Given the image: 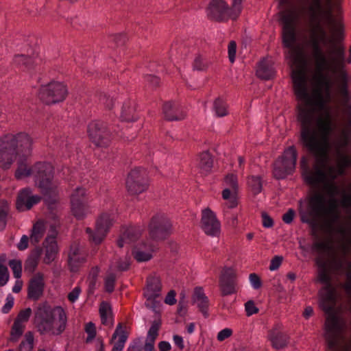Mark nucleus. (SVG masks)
<instances>
[{"label":"nucleus","instance_id":"1","mask_svg":"<svg viewBox=\"0 0 351 351\" xmlns=\"http://www.w3.org/2000/svg\"><path fill=\"white\" fill-rule=\"evenodd\" d=\"M295 64L301 67L292 72L291 77L293 84L294 93L298 100L302 101L305 106H298L297 121L302 130V117H308L311 125L315 126L319 119L330 123L332 130L331 114L328 109L327 103L330 99V81L328 75L323 73L324 70L330 68V62L324 66H317L315 64V73L313 77V89L309 94L306 86V77L304 67L306 62L303 51L298 49L293 54Z\"/></svg>","mask_w":351,"mask_h":351},{"label":"nucleus","instance_id":"2","mask_svg":"<svg viewBox=\"0 0 351 351\" xmlns=\"http://www.w3.org/2000/svg\"><path fill=\"white\" fill-rule=\"evenodd\" d=\"M323 121L319 119L313 126L308 117H304L302 130H300L299 143L315 158L312 168L306 164L304 156L301 159L302 177L305 183L311 186L325 184V169L328 160L332 130L330 123Z\"/></svg>","mask_w":351,"mask_h":351},{"label":"nucleus","instance_id":"3","mask_svg":"<svg viewBox=\"0 0 351 351\" xmlns=\"http://www.w3.org/2000/svg\"><path fill=\"white\" fill-rule=\"evenodd\" d=\"M324 203V195L316 191L307 198L306 209L299 210L301 222L309 226L311 234L316 238L319 229L331 231L333 225L340 221L339 206L345 209L351 208V182L346 186V191H342L340 199H330L327 205Z\"/></svg>","mask_w":351,"mask_h":351},{"label":"nucleus","instance_id":"4","mask_svg":"<svg viewBox=\"0 0 351 351\" xmlns=\"http://www.w3.org/2000/svg\"><path fill=\"white\" fill-rule=\"evenodd\" d=\"M32 140L25 132L16 134H7L0 138V164L3 169H10L19 156L17 169L14 176L16 180L28 177L37 171L38 186L41 193L44 191V163L37 162L33 167H27V157L32 154Z\"/></svg>","mask_w":351,"mask_h":351},{"label":"nucleus","instance_id":"5","mask_svg":"<svg viewBox=\"0 0 351 351\" xmlns=\"http://www.w3.org/2000/svg\"><path fill=\"white\" fill-rule=\"evenodd\" d=\"M55 169L49 162H45V230L49 224L48 233L45 242L56 239L58 229L61 227V203L60 197V182L54 180Z\"/></svg>","mask_w":351,"mask_h":351},{"label":"nucleus","instance_id":"6","mask_svg":"<svg viewBox=\"0 0 351 351\" xmlns=\"http://www.w3.org/2000/svg\"><path fill=\"white\" fill-rule=\"evenodd\" d=\"M322 20L317 19L310 21L313 28L311 32L308 46L312 49V58L315 63H317V66H324L328 60L320 44L330 43L331 47L336 45L334 40L328 36L325 28L322 26L321 23Z\"/></svg>","mask_w":351,"mask_h":351},{"label":"nucleus","instance_id":"7","mask_svg":"<svg viewBox=\"0 0 351 351\" xmlns=\"http://www.w3.org/2000/svg\"><path fill=\"white\" fill-rule=\"evenodd\" d=\"M298 158V152L294 145L285 149L273 164V177L278 180H284L295 171Z\"/></svg>","mask_w":351,"mask_h":351},{"label":"nucleus","instance_id":"8","mask_svg":"<svg viewBox=\"0 0 351 351\" xmlns=\"http://www.w3.org/2000/svg\"><path fill=\"white\" fill-rule=\"evenodd\" d=\"M315 263L319 268L318 280L322 284L325 285L324 290L326 291L322 296V306L323 310L328 314L332 313V308L331 306L324 305L325 302H333L336 298V289L331 283V277L329 271H332L328 265V261H326L322 258H317Z\"/></svg>","mask_w":351,"mask_h":351},{"label":"nucleus","instance_id":"9","mask_svg":"<svg viewBox=\"0 0 351 351\" xmlns=\"http://www.w3.org/2000/svg\"><path fill=\"white\" fill-rule=\"evenodd\" d=\"M66 322V314L62 306L51 308L45 302V332L60 335L64 331Z\"/></svg>","mask_w":351,"mask_h":351},{"label":"nucleus","instance_id":"10","mask_svg":"<svg viewBox=\"0 0 351 351\" xmlns=\"http://www.w3.org/2000/svg\"><path fill=\"white\" fill-rule=\"evenodd\" d=\"M208 19L218 22H227L229 19L236 21L240 16L231 4L230 6L225 0H211L206 8Z\"/></svg>","mask_w":351,"mask_h":351},{"label":"nucleus","instance_id":"11","mask_svg":"<svg viewBox=\"0 0 351 351\" xmlns=\"http://www.w3.org/2000/svg\"><path fill=\"white\" fill-rule=\"evenodd\" d=\"M280 21L282 23V45L285 48L293 49L297 41L295 25V13L292 10L283 11L280 12Z\"/></svg>","mask_w":351,"mask_h":351},{"label":"nucleus","instance_id":"12","mask_svg":"<svg viewBox=\"0 0 351 351\" xmlns=\"http://www.w3.org/2000/svg\"><path fill=\"white\" fill-rule=\"evenodd\" d=\"M172 223L163 214H156L152 217L149 224V234L154 241H164L170 236Z\"/></svg>","mask_w":351,"mask_h":351},{"label":"nucleus","instance_id":"13","mask_svg":"<svg viewBox=\"0 0 351 351\" xmlns=\"http://www.w3.org/2000/svg\"><path fill=\"white\" fill-rule=\"evenodd\" d=\"M335 166H327L325 169V183L335 182L339 176L346 174V170L351 169V153L337 150Z\"/></svg>","mask_w":351,"mask_h":351},{"label":"nucleus","instance_id":"14","mask_svg":"<svg viewBox=\"0 0 351 351\" xmlns=\"http://www.w3.org/2000/svg\"><path fill=\"white\" fill-rule=\"evenodd\" d=\"M148 174L147 170L141 167L134 168L128 173L126 187L132 195H138L148 189Z\"/></svg>","mask_w":351,"mask_h":351},{"label":"nucleus","instance_id":"15","mask_svg":"<svg viewBox=\"0 0 351 351\" xmlns=\"http://www.w3.org/2000/svg\"><path fill=\"white\" fill-rule=\"evenodd\" d=\"M87 133L90 141L97 147H106L109 145L110 131L105 122L92 121L87 126Z\"/></svg>","mask_w":351,"mask_h":351},{"label":"nucleus","instance_id":"16","mask_svg":"<svg viewBox=\"0 0 351 351\" xmlns=\"http://www.w3.org/2000/svg\"><path fill=\"white\" fill-rule=\"evenodd\" d=\"M71 212L77 220H83L89 213L86 189L77 187L71 195Z\"/></svg>","mask_w":351,"mask_h":351},{"label":"nucleus","instance_id":"17","mask_svg":"<svg viewBox=\"0 0 351 351\" xmlns=\"http://www.w3.org/2000/svg\"><path fill=\"white\" fill-rule=\"evenodd\" d=\"M336 0H325L324 5L322 0H311V5L308 8L309 20L326 19L333 21V8Z\"/></svg>","mask_w":351,"mask_h":351},{"label":"nucleus","instance_id":"18","mask_svg":"<svg viewBox=\"0 0 351 351\" xmlns=\"http://www.w3.org/2000/svg\"><path fill=\"white\" fill-rule=\"evenodd\" d=\"M112 226V219L108 213H102L96 221L95 230L86 228L88 239L95 245L100 244L106 236L110 228Z\"/></svg>","mask_w":351,"mask_h":351},{"label":"nucleus","instance_id":"19","mask_svg":"<svg viewBox=\"0 0 351 351\" xmlns=\"http://www.w3.org/2000/svg\"><path fill=\"white\" fill-rule=\"evenodd\" d=\"M341 331L339 318L335 314L330 315L326 321L325 336L327 346L329 350L336 351L339 345L338 335Z\"/></svg>","mask_w":351,"mask_h":351},{"label":"nucleus","instance_id":"20","mask_svg":"<svg viewBox=\"0 0 351 351\" xmlns=\"http://www.w3.org/2000/svg\"><path fill=\"white\" fill-rule=\"evenodd\" d=\"M67 95V86L62 82L52 81L45 84V105L62 102Z\"/></svg>","mask_w":351,"mask_h":351},{"label":"nucleus","instance_id":"21","mask_svg":"<svg viewBox=\"0 0 351 351\" xmlns=\"http://www.w3.org/2000/svg\"><path fill=\"white\" fill-rule=\"evenodd\" d=\"M342 105L346 123L341 135L336 143V152L337 150L343 152L350 147L351 144V104L350 100L346 101L342 99Z\"/></svg>","mask_w":351,"mask_h":351},{"label":"nucleus","instance_id":"22","mask_svg":"<svg viewBox=\"0 0 351 351\" xmlns=\"http://www.w3.org/2000/svg\"><path fill=\"white\" fill-rule=\"evenodd\" d=\"M219 287L222 296L232 295L237 292V275L232 267H224L221 271Z\"/></svg>","mask_w":351,"mask_h":351},{"label":"nucleus","instance_id":"23","mask_svg":"<svg viewBox=\"0 0 351 351\" xmlns=\"http://www.w3.org/2000/svg\"><path fill=\"white\" fill-rule=\"evenodd\" d=\"M200 227L208 236H219L221 230V223L215 213L210 208L202 210Z\"/></svg>","mask_w":351,"mask_h":351},{"label":"nucleus","instance_id":"24","mask_svg":"<svg viewBox=\"0 0 351 351\" xmlns=\"http://www.w3.org/2000/svg\"><path fill=\"white\" fill-rule=\"evenodd\" d=\"M328 265L332 271H343L346 269V280L342 287L348 295H351V261H348L345 256H334L328 261Z\"/></svg>","mask_w":351,"mask_h":351},{"label":"nucleus","instance_id":"25","mask_svg":"<svg viewBox=\"0 0 351 351\" xmlns=\"http://www.w3.org/2000/svg\"><path fill=\"white\" fill-rule=\"evenodd\" d=\"M162 113L165 119L169 121H181L186 117L182 106L174 101H169L163 104Z\"/></svg>","mask_w":351,"mask_h":351},{"label":"nucleus","instance_id":"26","mask_svg":"<svg viewBox=\"0 0 351 351\" xmlns=\"http://www.w3.org/2000/svg\"><path fill=\"white\" fill-rule=\"evenodd\" d=\"M44 291V274L38 272L29 282L27 287V298L37 301Z\"/></svg>","mask_w":351,"mask_h":351},{"label":"nucleus","instance_id":"27","mask_svg":"<svg viewBox=\"0 0 351 351\" xmlns=\"http://www.w3.org/2000/svg\"><path fill=\"white\" fill-rule=\"evenodd\" d=\"M156 246L149 242H143L136 246L132 251V254L138 262H146L152 259V253Z\"/></svg>","mask_w":351,"mask_h":351},{"label":"nucleus","instance_id":"28","mask_svg":"<svg viewBox=\"0 0 351 351\" xmlns=\"http://www.w3.org/2000/svg\"><path fill=\"white\" fill-rule=\"evenodd\" d=\"M191 302L193 304H197L199 311L202 313L205 318L208 317L209 300L205 295L202 287H197L195 288L191 298Z\"/></svg>","mask_w":351,"mask_h":351},{"label":"nucleus","instance_id":"29","mask_svg":"<svg viewBox=\"0 0 351 351\" xmlns=\"http://www.w3.org/2000/svg\"><path fill=\"white\" fill-rule=\"evenodd\" d=\"M44 242L42 243V247H36L32 250L25 262V271L30 274H33L38 265L40 256L43 254Z\"/></svg>","mask_w":351,"mask_h":351},{"label":"nucleus","instance_id":"30","mask_svg":"<svg viewBox=\"0 0 351 351\" xmlns=\"http://www.w3.org/2000/svg\"><path fill=\"white\" fill-rule=\"evenodd\" d=\"M268 337L272 347L276 350H282L285 348L289 343V338L288 335L276 329L269 332Z\"/></svg>","mask_w":351,"mask_h":351},{"label":"nucleus","instance_id":"31","mask_svg":"<svg viewBox=\"0 0 351 351\" xmlns=\"http://www.w3.org/2000/svg\"><path fill=\"white\" fill-rule=\"evenodd\" d=\"M121 119L123 121L134 122L138 120V116L136 112V106L134 101L128 99L123 104L121 112Z\"/></svg>","mask_w":351,"mask_h":351},{"label":"nucleus","instance_id":"32","mask_svg":"<svg viewBox=\"0 0 351 351\" xmlns=\"http://www.w3.org/2000/svg\"><path fill=\"white\" fill-rule=\"evenodd\" d=\"M99 312L101 324L104 326H112L114 318L111 305L108 302H101L99 305Z\"/></svg>","mask_w":351,"mask_h":351},{"label":"nucleus","instance_id":"33","mask_svg":"<svg viewBox=\"0 0 351 351\" xmlns=\"http://www.w3.org/2000/svg\"><path fill=\"white\" fill-rule=\"evenodd\" d=\"M59 247L56 239L45 242V265L54 262L58 257Z\"/></svg>","mask_w":351,"mask_h":351},{"label":"nucleus","instance_id":"34","mask_svg":"<svg viewBox=\"0 0 351 351\" xmlns=\"http://www.w3.org/2000/svg\"><path fill=\"white\" fill-rule=\"evenodd\" d=\"M119 336V340L114 344L112 351H123L128 335L125 330L122 329V323H119L114 332L112 339H115Z\"/></svg>","mask_w":351,"mask_h":351},{"label":"nucleus","instance_id":"35","mask_svg":"<svg viewBox=\"0 0 351 351\" xmlns=\"http://www.w3.org/2000/svg\"><path fill=\"white\" fill-rule=\"evenodd\" d=\"M147 287L148 291L147 294V300L154 302L155 298L159 296V292L161 291L160 279L156 277L148 278L147 279Z\"/></svg>","mask_w":351,"mask_h":351},{"label":"nucleus","instance_id":"36","mask_svg":"<svg viewBox=\"0 0 351 351\" xmlns=\"http://www.w3.org/2000/svg\"><path fill=\"white\" fill-rule=\"evenodd\" d=\"M44 237V219H40L32 228L29 241L32 245L38 247V244Z\"/></svg>","mask_w":351,"mask_h":351},{"label":"nucleus","instance_id":"37","mask_svg":"<svg viewBox=\"0 0 351 351\" xmlns=\"http://www.w3.org/2000/svg\"><path fill=\"white\" fill-rule=\"evenodd\" d=\"M13 62L22 70L29 71L34 68V57L24 54H16L14 56Z\"/></svg>","mask_w":351,"mask_h":351},{"label":"nucleus","instance_id":"38","mask_svg":"<svg viewBox=\"0 0 351 351\" xmlns=\"http://www.w3.org/2000/svg\"><path fill=\"white\" fill-rule=\"evenodd\" d=\"M256 75L258 78L264 80L272 79L275 75L273 67L265 61H261L258 64L256 70Z\"/></svg>","mask_w":351,"mask_h":351},{"label":"nucleus","instance_id":"39","mask_svg":"<svg viewBox=\"0 0 351 351\" xmlns=\"http://www.w3.org/2000/svg\"><path fill=\"white\" fill-rule=\"evenodd\" d=\"M33 323L38 328L40 335L44 334V302L38 304L36 309L34 310Z\"/></svg>","mask_w":351,"mask_h":351},{"label":"nucleus","instance_id":"40","mask_svg":"<svg viewBox=\"0 0 351 351\" xmlns=\"http://www.w3.org/2000/svg\"><path fill=\"white\" fill-rule=\"evenodd\" d=\"M100 271V268L98 266H95L91 268L88 276V295H90L94 294L96 289L97 278Z\"/></svg>","mask_w":351,"mask_h":351},{"label":"nucleus","instance_id":"41","mask_svg":"<svg viewBox=\"0 0 351 351\" xmlns=\"http://www.w3.org/2000/svg\"><path fill=\"white\" fill-rule=\"evenodd\" d=\"M213 166V160L208 151L204 152L199 155V167L206 173L211 171Z\"/></svg>","mask_w":351,"mask_h":351},{"label":"nucleus","instance_id":"42","mask_svg":"<svg viewBox=\"0 0 351 351\" xmlns=\"http://www.w3.org/2000/svg\"><path fill=\"white\" fill-rule=\"evenodd\" d=\"M247 184L252 193L256 195L262 192L263 179L261 176H250L247 178Z\"/></svg>","mask_w":351,"mask_h":351},{"label":"nucleus","instance_id":"43","mask_svg":"<svg viewBox=\"0 0 351 351\" xmlns=\"http://www.w3.org/2000/svg\"><path fill=\"white\" fill-rule=\"evenodd\" d=\"M32 194V190L29 188H24L21 189L18 195L16 203V209L19 211L26 208L27 202Z\"/></svg>","mask_w":351,"mask_h":351},{"label":"nucleus","instance_id":"44","mask_svg":"<svg viewBox=\"0 0 351 351\" xmlns=\"http://www.w3.org/2000/svg\"><path fill=\"white\" fill-rule=\"evenodd\" d=\"M313 252L317 253H329L334 252V247L328 241H315L311 246Z\"/></svg>","mask_w":351,"mask_h":351},{"label":"nucleus","instance_id":"45","mask_svg":"<svg viewBox=\"0 0 351 351\" xmlns=\"http://www.w3.org/2000/svg\"><path fill=\"white\" fill-rule=\"evenodd\" d=\"M226 102L220 97L217 98L213 103V110L218 117H223L228 114Z\"/></svg>","mask_w":351,"mask_h":351},{"label":"nucleus","instance_id":"46","mask_svg":"<svg viewBox=\"0 0 351 351\" xmlns=\"http://www.w3.org/2000/svg\"><path fill=\"white\" fill-rule=\"evenodd\" d=\"M9 213V205L6 200H3L0 206V231L5 230Z\"/></svg>","mask_w":351,"mask_h":351},{"label":"nucleus","instance_id":"47","mask_svg":"<svg viewBox=\"0 0 351 351\" xmlns=\"http://www.w3.org/2000/svg\"><path fill=\"white\" fill-rule=\"evenodd\" d=\"M34 346V335L32 332H27L19 346L20 351H32Z\"/></svg>","mask_w":351,"mask_h":351},{"label":"nucleus","instance_id":"48","mask_svg":"<svg viewBox=\"0 0 351 351\" xmlns=\"http://www.w3.org/2000/svg\"><path fill=\"white\" fill-rule=\"evenodd\" d=\"M336 231L348 241L351 242V216L348 217L345 224L339 226Z\"/></svg>","mask_w":351,"mask_h":351},{"label":"nucleus","instance_id":"49","mask_svg":"<svg viewBox=\"0 0 351 351\" xmlns=\"http://www.w3.org/2000/svg\"><path fill=\"white\" fill-rule=\"evenodd\" d=\"M25 326L23 324H19L14 322L10 331V341H16L22 336L24 331Z\"/></svg>","mask_w":351,"mask_h":351},{"label":"nucleus","instance_id":"50","mask_svg":"<svg viewBox=\"0 0 351 351\" xmlns=\"http://www.w3.org/2000/svg\"><path fill=\"white\" fill-rule=\"evenodd\" d=\"M161 326V322L160 320H154L148 332H147V339L150 340L151 341H156L158 336V332Z\"/></svg>","mask_w":351,"mask_h":351},{"label":"nucleus","instance_id":"51","mask_svg":"<svg viewBox=\"0 0 351 351\" xmlns=\"http://www.w3.org/2000/svg\"><path fill=\"white\" fill-rule=\"evenodd\" d=\"M8 265L12 270L14 277L16 279H19L22 275L21 261L18 259H12L9 261Z\"/></svg>","mask_w":351,"mask_h":351},{"label":"nucleus","instance_id":"52","mask_svg":"<svg viewBox=\"0 0 351 351\" xmlns=\"http://www.w3.org/2000/svg\"><path fill=\"white\" fill-rule=\"evenodd\" d=\"M97 97L99 102L103 104L106 108L111 110L114 105V99L113 97H110L104 92H99L97 93Z\"/></svg>","mask_w":351,"mask_h":351},{"label":"nucleus","instance_id":"53","mask_svg":"<svg viewBox=\"0 0 351 351\" xmlns=\"http://www.w3.org/2000/svg\"><path fill=\"white\" fill-rule=\"evenodd\" d=\"M324 187L327 194L332 197L331 199L335 198L334 197L336 195L340 194L341 195V193L343 191L342 190L340 192L339 187L335 183V182H328L327 183H325ZM344 191H346V189Z\"/></svg>","mask_w":351,"mask_h":351},{"label":"nucleus","instance_id":"54","mask_svg":"<svg viewBox=\"0 0 351 351\" xmlns=\"http://www.w3.org/2000/svg\"><path fill=\"white\" fill-rule=\"evenodd\" d=\"M84 261L85 259L84 258H80L78 256L75 257L70 256L68 258V264L70 271L73 273L77 272L81 264L84 263Z\"/></svg>","mask_w":351,"mask_h":351},{"label":"nucleus","instance_id":"55","mask_svg":"<svg viewBox=\"0 0 351 351\" xmlns=\"http://www.w3.org/2000/svg\"><path fill=\"white\" fill-rule=\"evenodd\" d=\"M192 66L194 71H204L208 68V63L202 56L198 55L194 59Z\"/></svg>","mask_w":351,"mask_h":351},{"label":"nucleus","instance_id":"56","mask_svg":"<svg viewBox=\"0 0 351 351\" xmlns=\"http://www.w3.org/2000/svg\"><path fill=\"white\" fill-rule=\"evenodd\" d=\"M115 282H116V276L114 274L111 273L107 276V277L105 278L104 280V288L105 291L108 293H111L114 290L115 287Z\"/></svg>","mask_w":351,"mask_h":351},{"label":"nucleus","instance_id":"57","mask_svg":"<svg viewBox=\"0 0 351 351\" xmlns=\"http://www.w3.org/2000/svg\"><path fill=\"white\" fill-rule=\"evenodd\" d=\"M32 311L31 308L28 307L23 310H21L18 313L14 322L23 324V322H28L31 315H32Z\"/></svg>","mask_w":351,"mask_h":351},{"label":"nucleus","instance_id":"58","mask_svg":"<svg viewBox=\"0 0 351 351\" xmlns=\"http://www.w3.org/2000/svg\"><path fill=\"white\" fill-rule=\"evenodd\" d=\"M123 236L126 237L128 243L134 242L137 240L140 235V231L133 228H127L123 233Z\"/></svg>","mask_w":351,"mask_h":351},{"label":"nucleus","instance_id":"59","mask_svg":"<svg viewBox=\"0 0 351 351\" xmlns=\"http://www.w3.org/2000/svg\"><path fill=\"white\" fill-rule=\"evenodd\" d=\"M85 332L88 335L86 339V343H88L96 337L97 331L95 324L91 322L86 324L85 326Z\"/></svg>","mask_w":351,"mask_h":351},{"label":"nucleus","instance_id":"60","mask_svg":"<svg viewBox=\"0 0 351 351\" xmlns=\"http://www.w3.org/2000/svg\"><path fill=\"white\" fill-rule=\"evenodd\" d=\"M225 182L226 184L228 185L234 193L237 192L239 187L238 179L237 176L235 174H228L225 178Z\"/></svg>","mask_w":351,"mask_h":351},{"label":"nucleus","instance_id":"61","mask_svg":"<svg viewBox=\"0 0 351 351\" xmlns=\"http://www.w3.org/2000/svg\"><path fill=\"white\" fill-rule=\"evenodd\" d=\"M10 279L8 267L5 265H0V287L5 286Z\"/></svg>","mask_w":351,"mask_h":351},{"label":"nucleus","instance_id":"62","mask_svg":"<svg viewBox=\"0 0 351 351\" xmlns=\"http://www.w3.org/2000/svg\"><path fill=\"white\" fill-rule=\"evenodd\" d=\"M14 304V298L11 293H8L5 298V303L1 308V313L3 314L8 313Z\"/></svg>","mask_w":351,"mask_h":351},{"label":"nucleus","instance_id":"63","mask_svg":"<svg viewBox=\"0 0 351 351\" xmlns=\"http://www.w3.org/2000/svg\"><path fill=\"white\" fill-rule=\"evenodd\" d=\"M245 309L247 316L250 317L258 313L259 309L255 306L253 300H249L245 304Z\"/></svg>","mask_w":351,"mask_h":351},{"label":"nucleus","instance_id":"64","mask_svg":"<svg viewBox=\"0 0 351 351\" xmlns=\"http://www.w3.org/2000/svg\"><path fill=\"white\" fill-rule=\"evenodd\" d=\"M249 280L252 287L254 289H258L262 286V281L259 276L255 273H252L249 276Z\"/></svg>","mask_w":351,"mask_h":351}]
</instances>
